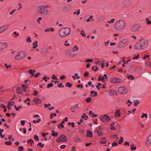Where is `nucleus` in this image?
Returning a JSON list of instances; mask_svg holds the SVG:
<instances>
[{"mask_svg":"<svg viewBox=\"0 0 151 151\" xmlns=\"http://www.w3.org/2000/svg\"><path fill=\"white\" fill-rule=\"evenodd\" d=\"M85 32L83 30H81V33H80V34L82 35V36L86 37V35H85Z\"/></svg>","mask_w":151,"mask_h":151,"instance_id":"33","label":"nucleus"},{"mask_svg":"<svg viewBox=\"0 0 151 151\" xmlns=\"http://www.w3.org/2000/svg\"><path fill=\"white\" fill-rule=\"evenodd\" d=\"M91 100V97H88L86 99V101L87 102H90Z\"/></svg>","mask_w":151,"mask_h":151,"instance_id":"44","label":"nucleus"},{"mask_svg":"<svg viewBox=\"0 0 151 151\" xmlns=\"http://www.w3.org/2000/svg\"><path fill=\"white\" fill-rule=\"evenodd\" d=\"M26 40L28 42H32L31 38L30 37H27Z\"/></svg>","mask_w":151,"mask_h":151,"instance_id":"45","label":"nucleus"},{"mask_svg":"<svg viewBox=\"0 0 151 151\" xmlns=\"http://www.w3.org/2000/svg\"><path fill=\"white\" fill-rule=\"evenodd\" d=\"M47 5H39L37 8V10L38 12L44 15H47L50 12L48 9Z\"/></svg>","mask_w":151,"mask_h":151,"instance_id":"1","label":"nucleus"},{"mask_svg":"<svg viewBox=\"0 0 151 151\" xmlns=\"http://www.w3.org/2000/svg\"><path fill=\"white\" fill-rule=\"evenodd\" d=\"M72 85V84L71 83L67 82L66 83L65 86L67 87L68 86L69 88H70Z\"/></svg>","mask_w":151,"mask_h":151,"instance_id":"29","label":"nucleus"},{"mask_svg":"<svg viewBox=\"0 0 151 151\" xmlns=\"http://www.w3.org/2000/svg\"><path fill=\"white\" fill-rule=\"evenodd\" d=\"M148 45L147 40L142 39L136 43L135 45V49L137 50H141L146 47Z\"/></svg>","mask_w":151,"mask_h":151,"instance_id":"2","label":"nucleus"},{"mask_svg":"<svg viewBox=\"0 0 151 151\" xmlns=\"http://www.w3.org/2000/svg\"><path fill=\"white\" fill-rule=\"evenodd\" d=\"M110 42V41L109 40H108L107 42H105V46H108L109 45V43Z\"/></svg>","mask_w":151,"mask_h":151,"instance_id":"52","label":"nucleus"},{"mask_svg":"<svg viewBox=\"0 0 151 151\" xmlns=\"http://www.w3.org/2000/svg\"><path fill=\"white\" fill-rule=\"evenodd\" d=\"M9 25L6 24L0 27V33L4 32L9 27Z\"/></svg>","mask_w":151,"mask_h":151,"instance_id":"12","label":"nucleus"},{"mask_svg":"<svg viewBox=\"0 0 151 151\" xmlns=\"http://www.w3.org/2000/svg\"><path fill=\"white\" fill-rule=\"evenodd\" d=\"M26 55V53L23 51H21L19 52L15 57L16 60H21L24 58Z\"/></svg>","mask_w":151,"mask_h":151,"instance_id":"6","label":"nucleus"},{"mask_svg":"<svg viewBox=\"0 0 151 151\" xmlns=\"http://www.w3.org/2000/svg\"><path fill=\"white\" fill-rule=\"evenodd\" d=\"M126 23L123 19H120L116 22L115 24L114 29L117 31H120L123 29L125 27Z\"/></svg>","mask_w":151,"mask_h":151,"instance_id":"3","label":"nucleus"},{"mask_svg":"<svg viewBox=\"0 0 151 151\" xmlns=\"http://www.w3.org/2000/svg\"><path fill=\"white\" fill-rule=\"evenodd\" d=\"M92 136L93 133L92 131L90 130H88L87 131L86 133V137H92Z\"/></svg>","mask_w":151,"mask_h":151,"instance_id":"18","label":"nucleus"},{"mask_svg":"<svg viewBox=\"0 0 151 151\" xmlns=\"http://www.w3.org/2000/svg\"><path fill=\"white\" fill-rule=\"evenodd\" d=\"M118 145L117 142H114L112 144V147L117 146Z\"/></svg>","mask_w":151,"mask_h":151,"instance_id":"37","label":"nucleus"},{"mask_svg":"<svg viewBox=\"0 0 151 151\" xmlns=\"http://www.w3.org/2000/svg\"><path fill=\"white\" fill-rule=\"evenodd\" d=\"M54 30V29L52 28H47L45 29V31L46 32H47L49 31L53 32Z\"/></svg>","mask_w":151,"mask_h":151,"instance_id":"24","label":"nucleus"},{"mask_svg":"<svg viewBox=\"0 0 151 151\" xmlns=\"http://www.w3.org/2000/svg\"><path fill=\"white\" fill-rule=\"evenodd\" d=\"M63 84V83H60V84H57V85L58 86V87H60V88L61 87H63V86H62V85Z\"/></svg>","mask_w":151,"mask_h":151,"instance_id":"58","label":"nucleus"},{"mask_svg":"<svg viewBox=\"0 0 151 151\" xmlns=\"http://www.w3.org/2000/svg\"><path fill=\"white\" fill-rule=\"evenodd\" d=\"M68 41H66L65 42V43L64 44V45L65 46H68L69 45H70V44L69 43H68Z\"/></svg>","mask_w":151,"mask_h":151,"instance_id":"54","label":"nucleus"},{"mask_svg":"<svg viewBox=\"0 0 151 151\" xmlns=\"http://www.w3.org/2000/svg\"><path fill=\"white\" fill-rule=\"evenodd\" d=\"M93 17V16L92 15H91L90 16L89 18H88L86 21V22H90L91 20L90 19H91V20L93 21H94V19H92Z\"/></svg>","mask_w":151,"mask_h":151,"instance_id":"25","label":"nucleus"},{"mask_svg":"<svg viewBox=\"0 0 151 151\" xmlns=\"http://www.w3.org/2000/svg\"><path fill=\"white\" fill-rule=\"evenodd\" d=\"M52 132V135L53 137H57L58 135V133L57 132H55L54 131L52 130L51 131Z\"/></svg>","mask_w":151,"mask_h":151,"instance_id":"23","label":"nucleus"},{"mask_svg":"<svg viewBox=\"0 0 151 151\" xmlns=\"http://www.w3.org/2000/svg\"><path fill=\"white\" fill-rule=\"evenodd\" d=\"M42 19V18L41 17H39L38 19H37V22L39 23H40V20H41Z\"/></svg>","mask_w":151,"mask_h":151,"instance_id":"48","label":"nucleus"},{"mask_svg":"<svg viewBox=\"0 0 151 151\" xmlns=\"http://www.w3.org/2000/svg\"><path fill=\"white\" fill-rule=\"evenodd\" d=\"M34 138L37 141H39V138L36 135H35L34 136Z\"/></svg>","mask_w":151,"mask_h":151,"instance_id":"47","label":"nucleus"},{"mask_svg":"<svg viewBox=\"0 0 151 151\" xmlns=\"http://www.w3.org/2000/svg\"><path fill=\"white\" fill-rule=\"evenodd\" d=\"M79 107L78 106V104L75 105L73 106H71L70 110L72 112L77 111L78 110Z\"/></svg>","mask_w":151,"mask_h":151,"instance_id":"11","label":"nucleus"},{"mask_svg":"<svg viewBox=\"0 0 151 151\" xmlns=\"http://www.w3.org/2000/svg\"><path fill=\"white\" fill-rule=\"evenodd\" d=\"M23 150V147L22 146H19L18 147V151H22Z\"/></svg>","mask_w":151,"mask_h":151,"instance_id":"42","label":"nucleus"},{"mask_svg":"<svg viewBox=\"0 0 151 151\" xmlns=\"http://www.w3.org/2000/svg\"><path fill=\"white\" fill-rule=\"evenodd\" d=\"M141 28V25L139 24H133L131 27V30L133 32H137Z\"/></svg>","mask_w":151,"mask_h":151,"instance_id":"5","label":"nucleus"},{"mask_svg":"<svg viewBox=\"0 0 151 151\" xmlns=\"http://www.w3.org/2000/svg\"><path fill=\"white\" fill-rule=\"evenodd\" d=\"M4 66L7 69H8L9 68H10L11 67V65H7V63H5L4 64Z\"/></svg>","mask_w":151,"mask_h":151,"instance_id":"43","label":"nucleus"},{"mask_svg":"<svg viewBox=\"0 0 151 151\" xmlns=\"http://www.w3.org/2000/svg\"><path fill=\"white\" fill-rule=\"evenodd\" d=\"M70 29L65 27L61 29L59 32V35L61 37L64 38L68 36L70 33Z\"/></svg>","mask_w":151,"mask_h":151,"instance_id":"4","label":"nucleus"},{"mask_svg":"<svg viewBox=\"0 0 151 151\" xmlns=\"http://www.w3.org/2000/svg\"><path fill=\"white\" fill-rule=\"evenodd\" d=\"M139 103V101L138 100H135L134 102V106H137Z\"/></svg>","mask_w":151,"mask_h":151,"instance_id":"30","label":"nucleus"},{"mask_svg":"<svg viewBox=\"0 0 151 151\" xmlns=\"http://www.w3.org/2000/svg\"><path fill=\"white\" fill-rule=\"evenodd\" d=\"M48 52V50L47 48L45 47L42 50V53L44 55H47Z\"/></svg>","mask_w":151,"mask_h":151,"instance_id":"17","label":"nucleus"},{"mask_svg":"<svg viewBox=\"0 0 151 151\" xmlns=\"http://www.w3.org/2000/svg\"><path fill=\"white\" fill-rule=\"evenodd\" d=\"M71 149L72 151H76V150L75 147L73 146L72 147Z\"/></svg>","mask_w":151,"mask_h":151,"instance_id":"64","label":"nucleus"},{"mask_svg":"<svg viewBox=\"0 0 151 151\" xmlns=\"http://www.w3.org/2000/svg\"><path fill=\"white\" fill-rule=\"evenodd\" d=\"M37 146H40L41 147H43L44 146V144H42V143L41 142H39L38 143V144L37 145Z\"/></svg>","mask_w":151,"mask_h":151,"instance_id":"31","label":"nucleus"},{"mask_svg":"<svg viewBox=\"0 0 151 151\" xmlns=\"http://www.w3.org/2000/svg\"><path fill=\"white\" fill-rule=\"evenodd\" d=\"M121 111L120 110H118L116 111L115 113V116L116 117H119L120 116Z\"/></svg>","mask_w":151,"mask_h":151,"instance_id":"19","label":"nucleus"},{"mask_svg":"<svg viewBox=\"0 0 151 151\" xmlns=\"http://www.w3.org/2000/svg\"><path fill=\"white\" fill-rule=\"evenodd\" d=\"M91 94V96H96L97 95V94L96 92L95 91H91L90 92Z\"/></svg>","mask_w":151,"mask_h":151,"instance_id":"21","label":"nucleus"},{"mask_svg":"<svg viewBox=\"0 0 151 151\" xmlns=\"http://www.w3.org/2000/svg\"><path fill=\"white\" fill-rule=\"evenodd\" d=\"M128 145V146H129L130 145L129 143L128 142H125L124 144V145Z\"/></svg>","mask_w":151,"mask_h":151,"instance_id":"60","label":"nucleus"},{"mask_svg":"<svg viewBox=\"0 0 151 151\" xmlns=\"http://www.w3.org/2000/svg\"><path fill=\"white\" fill-rule=\"evenodd\" d=\"M21 124L22 126H24L25 124V121L24 120H21L20 121Z\"/></svg>","mask_w":151,"mask_h":151,"instance_id":"50","label":"nucleus"},{"mask_svg":"<svg viewBox=\"0 0 151 151\" xmlns=\"http://www.w3.org/2000/svg\"><path fill=\"white\" fill-rule=\"evenodd\" d=\"M89 74V73L88 72H86L84 73V75L85 77H86Z\"/></svg>","mask_w":151,"mask_h":151,"instance_id":"61","label":"nucleus"},{"mask_svg":"<svg viewBox=\"0 0 151 151\" xmlns=\"http://www.w3.org/2000/svg\"><path fill=\"white\" fill-rule=\"evenodd\" d=\"M67 141V139L66 137L63 134H61L60 137L58 138L57 140V142H66Z\"/></svg>","mask_w":151,"mask_h":151,"instance_id":"8","label":"nucleus"},{"mask_svg":"<svg viewBox=\"0 0 151 151\" xmlns=\"http://www.w3.org/2000/svg\"><path fill=\"white\" fill-rule=\"evenodd\" d=\"M127 78L128 79L133 80L134 79V77L132 75H129L127 77Z\"/></svg>","mask_w":151,"mask_h":151,"instance_id":"32","label":"nucleus"},{"mask_svg":"<svg viewBox=\"0 0 151 151\" xmlns=\"http://www.w3.org/2000/svg\"><path fill=\"white\" fill-rule=\"evenodd\" d=\"M120 139L119 141V144H122V142H123V137H120Z\"/></svg>","mask_w":151,"mask_h":151,"instance_id":"38","label":"nucleus"},{"mask_svg":"<svg viewBox=\"0 0 151 151\" xmlns=\"http://www.w3.org/2000/svg\"><path fill=\"white\" fill-rule=\"evenodd\" d=\"M20 90L21 89L19 87H17L16 91L17 93L20 94L21 93Z\"/></svg>","mask_w":151,"mask_h":151,"instance_id":"28","label":"nucleus"},{"mask_svg":"<svg viewBox=\"0 0 151 151\" xmlns=\"http://www.w3.org/2000/svg\"><path fill=\"white\" fill-rule=\"evenodd\" d=\"M110 81L111 82L113 83H118L120 82L121 79L118 78H111Z\"/></svg>","mask_w":151,"mask_h":151,"instance_id":"14","label":"nucleus"},{"mask_svg":"<svg viewBox=\"0 0 151 151\" xmlns=\"http://www.w3.org/2000/svg\"><path fill=\"white\" fill-rule=\"evenodd\" d=\"M38 42L37 41H35L33 43V45L32 47V48L33 49L35 48L38 46L37 45Z\"/></svg>","mask_w":151,"mask_h":151,"instance_id":"20","label":"nucleus"},{"mask_svg":"<svg viewBox=\"0 0 151 151\" xmlns=\"http://www.w3.org/2000/svg\"><path fill=\"white\" fill-rule=\"evenodd\" d=\"M42 79L45 81V82H47V77L46 76H45L42 78Z\"/></svg>","mask_w":151,"mask_h":151,"instance_id":"59","label":"nucleus"},{"mask_svg":"<svg viewBox=\"0 0 151 151\" xmlns=\"http://www.w3.org/2000/svg\"><path fill=\"white\" fill-rule=\"evenodd\" d=\"M128 44V42L126 41H124L120 42L118 44V47L122 48L126 45Z\"/></svg>","mask_w":151,"mask_h":151,"instance_id":"13","label":"nucleus"},{"mask_svg":"<svg viewBox=\"0 0 151 151\" xmlns=\"http://www.w3.org/2000/svg\"><path fill=\"white\" fill-rule=\"evenodd\" d=\"M104 19L103 17H101L98 18V21L99 22H100L104 20Z\"/></svg>","mask_w":151,"mask_h":151,"instance_id":"55","label":"nucleus"},{"mask_svg":"<svg viewBox=\"0 0 151 151\" xmlns=\"http://www.w3.org/2000/svg\"><path fill=\"white\" fill-rule=\"evenodd\" d=\"M110 93H109V95H113L114 94V91L112 90H110L109 91Z\"/></svg>","mask_w":151,"mask_h":151,"instance_id":"39","label":"nucleus"},{"mask_svg":"<svg viewBox=\"0 0 151 151\" xmlns=\"http://www.w3.org/2000/svg\"><path fill=\"white\" fill-rule=\"evenodd\" d=\"M118 92L121 94H124L127 93L128 90L127 88L123 86H120L118 88Z\"/></svg>","mask_w":151,"mask_h":151,"instance_id":"7","label":"nucleus"},{"mask_svg":"<svg viewBox=\"0 0 151 151\" xmlns=\"http://www.w3.org/2000/svg\"><path fill=\"white\" fill-rule=\"evenodd\" d=\"M53 86V84L52 83H49L47 86V87L48 88H49L50 87H52Z\"/></svg>","mask_w":151,"mask_h":151,"instance_id":"41","label":"nucleus"},{"mask_svg":"<svg viewBox=\"0 0 151 151\" xmlns=\"http://www.w3.org/2000/svg\"><path fill=\"white\" fill-rule=\"evenodd\" d=\"M74 75L75 76H76V79H78L80 78V76H78V73H75V74Z\"/></svg>","mask_w":151,"mask_h":151,"instance_id":"57","label":"nucleus"},{"mask_svg":"<svg viewBox=\"0 0 151 151\" xmlns=\"http://www.w3.org/2000/svg\"><path fill=\"white\" fill-rule=\"evenodd\" d=\"M98 133V134L99 136H101L103 135V134L102 131H101L100 132H97Z\"/></svg>","mask_w":151,"mask_h":151,"instance_id":"53","label":"nucleus"},{"mask_svg":"<svg viewBox=\"0 0 151 151\" xmlns=\"http://www.w3.org/2000/svg\"><path fill=\"white\" fill-rule=\"evenodd\" d=\"M139 55H137V56H135L133 58V59H137L139 57Z\"/></svg>","mask_w":151,"mask_h":151,"instance_id":"62","label":"nucleus"},{"mask_svg":"<svg viewBox=\"0 0 151 151\" xmlns=\"http://www.w3.org/2000/svg\"><path fill=\"white\" fill-rule=\"evenodd\" d=\"M8 44L6 42L0 43V52L2 51L4 49L6 48Z\"/></svg>","mask_w":151,"mask_h":151,"instance_id":"10","label":"nucleus"},{"mask_svg":"<svg viewBox=\"0 0 151 151\" xmlns=\"http://www.w3.org/2000/svg\"><path fill=\"white\" fill-rule=\"evenodd\" d=\"M16 10V9H13L11 12L9 13V14L10 15H12L13 14V13H14V12Z\"/></svg>","mask_w":151,"mask_h":151,"instance_id":"63","label":"nucleus"},{"mask_svg":"<svg viewBox=\"0 0 151 151\" xmlns=\"http://www.w3.org/2000/svg\"><path fill=\"white\" fill-rule=\"evenodd\" d=\"M110 137L111 138H116V139H115V140L116 141H117L118 139V137H117V136L114 134V135H111L110 136Z\"/></svg>","mask_w":151,"mask_h":151,"instance_id":"27","label":"nucleus"},{"mask_svg":"<svg viewBox=\"0 0 151 151\" xmlns=\"http://www.w3.org/2000/svg\"><path fill=\"white\" fill-rule=\"evenodd\" d=\"M65 122L64 121H62L58 127V128L59 129H60V127H61L62 128H63L64 127V125H63V124Z\"/></svg>","mask_w":151,"mask_h":151,"instance_id":"26","label":"nucleus"},{"mask_svg":"<svg viewBox=\"0 0 151 151\" xmlns=\"http://www.w3.org/2000/svg\"><path fill=\"white\" fill-rule=\"evenodd\" d=\"M100 142L101 144H105L106 142V140L105 137H103L101 138Z\"/></svg>","mask_w":151,"mask_h":151,"instance_id":"22","label":"nucleus"},{"mask_svg":"<svg viewBox=\"0 0 151 151\" xmlns=\"http://www.w3.org/2000/svg\"><path fill=\"white\" fill-rule=\"evenodd\" d=\"M75 140L76 142H79L81 141V139L78 138H75Z\"/></svg>","mask_w":151,"mask_h":151,"instance_id":"49","label":"nucleus"},{"mask_svg":"<svg viewBox=\"0 0 151 151\" xmlns=\"http://www.w3.org/2000/svg\"><path fill=\"white\" fill-rule=\"evenodd\" d=\"M33 102L35 103L36 104H37L41 103V99L36 97L34 98L33 100Z\"/></svg>","mask_w":151,"mask_h":151,"instance_id":"16","label":"nucleus"},{"mask_svg":"<svg viewBox=\"0 0 151 151\" xmlns=\"http://www.w3.org/2000/svg\"><path fill=\"white\" fill-rule=\"evenodd\" d=\"M100 119L102 122H109L111 120L110 118L107 115H105L102 116L100 117Z\"/></svg>","mask_w":151,"mask_h":151,"instance_id":"9","label":"nucleus"},{"mask_svg":"<svg viewBox=\"0 0 151 151\" xmlns=\"http://www.w3.org/2000/svg\"><path fill=\"white\" fill-rule=\"evenodd\" d=\"M150 144H151V134L148 137L146 142V144L147 145H149Z\"/></svg>","mask_w":151,"mask_h":151,"instance_id":"15","label":"nucleus"},{"mask_svg":"<svg viewBox=\"0 0 151 151\" xmlns=\"http://www.w3.org/2000/svg\"><path fill=\"white\" fill-rule=\"evenodd\" d=\"M40 73H37V74H34V76L35 78H37L38 76H40Z\"/></svg>","mask_w":151,"mask_h":151,"instance_id":"46","label":"nucleus"},{"mask_svg":"<svg viewBox=\"0 0 151 151\" xmlns=\"http://www.w3.org/2000/svg\"><path fill=\"white\" fill-rule=\"evenodd\" d=\"M34 93L33 94V95L34 96H36L37 94V91L36 90H34L33 91Z\"/></svg>","mask_w":151,"mask_h":151,"instance_id":"56","label":"nucleus"},{"mask_svg":"<svg viewBox=\"0 0 151 151\" xmlns=\"http://www.w3.org/2000/svg\"><path fill=\"white\" fill-rule=\"evenodd\" d=\"M34 142V141H33V140L32 139H30L29 140H28L27 141V143H30V144H32V143H33V142Z\"/></svg>","mask_w":151,"mask_h":151,"instance_id":"36","label":"nucleus"},{"mask_svg":"<svg viewBox=\"0 0 151 151\" xmlns=\"http://www.w3.org/2000/svg\"><path fill=\"white\" fill-rule=\"evenodd\" d=\"M52 79H55L56 80H58V79L57 78L55 74H53L52 77Z\"/></svg>","mask_w":151,"mask_h":151,"instance_id":"40","label":"nucleus"},{"mask_svg":"<svg viewBox=\"0 0 151 151\" xmlns=\"http://www.w3.org/2000/svg\"><path fill=\"white\" fill-rule=\"evenodd\" d=\"M78 48L77 46H75L73 48V50L74 51H75L76 50H78Z\"/></svg>","mask_w":151,"mask_h":151,"instance_id":"35","label":"nucleus"},{"mask_svg":"<svg viewBox=\"0 0 151 151\" xmlns=\"http://www.w3.org/2000/svg\"><path fill=\"white\" fill-rule=\"evenodd\" d=\"M5 144L7 145H12V143L10 142H6L5 143Z\"/></svg>","mask_w":151,"mask_h":151,"instance_id":"51","label":"nucleus"},{"mask_svg":"<svg viewBox=\"0 0 151 151\" xmlns=\"http://www.w3.org/2000/svg\"><path fill=\"white\" fill-rule=\"evenodd\" d=\"M115 21V19L114 18L112 19H111L110 21H108L107 22L109 23H113L114 22V21Z\"/></svg>","mask_w":151,"mask_h":151,"instance_id":"34","label":"nucleus"}]
</instances>
